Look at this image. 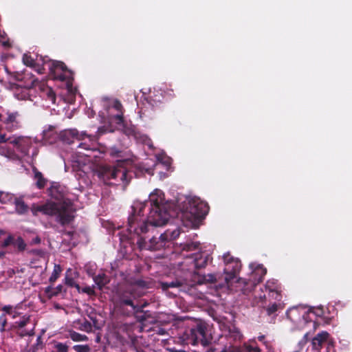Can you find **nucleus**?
<instances>
[{
  "mask_svg": "<svg viewBox=\"0 0 352 352\" xmlns=\"http://www.w3.org/2000/svg\"><path fill=\"white\" fill-rule=\"evenodd\" d=\"M171 203L165 201L164 192L158 189L150 194L148 201L135 202L128 218L129 236H124L127 239H135L136 236V244L140 250H160L166 242L162 234L159 237L145 234L150 232V228L153 231V227L162 226L168 222L171 216Z\"/></svg>",
  "mask_w": 352,
  "mask_h": 352,
  "instance_id": "obj_1",
  "label": "nucleus"
},
{
  "mask_svg": "<svg viewBox=\"0 0 352 352\" xmlns=\"http://www.w3.org/2000/svg\"><path fill=\"white\" fill-rule=\"evenodd\" d=\"M33 216L36 217L38 212L43 214L55 217L56 221L65 227L72 223L75 218L72 203L69 200L61 202L47 201L44 204H33L30 207Z\"/></svg>",
  "mask_w": 352,
  "mask_h": 352,
  "instance_id": "obj_2",
  "label": "nucleus"
},
{
  "mask_svg": "<svg viewBox=\"0 0 352 352\" xmlns=\"http://www.w3.org/2000/svg\"><path fill=\"white\" fill-rule=\"evenodd\" d=\"M125 162H119L116 166H103L98 171V177L107 185H122L125 188L131 181V176L124 164Z\"/></svg>",
  "mask_w": 352,
  "mask_h": 352,
  "instance_id": "obj_3",
  "label": "nucleus"
},
{
  "mask_svg": "<svg viewBox=\"0 0 352 352\" xmlns=\"http://www.w3.org/2000/svg\"><path fill=\"white\" fill-rule=\"evenodd\" d=\"M133 286L119 287L116 291L113 301L115 306L122 310L124 315L130 316L132 312H138L141 309L134 303V300L138 296Z\"/></svg>",
  "mask_w": 352,
  "mask_h": 352,
  "instance_id": "obj_4",
  "label": "nucleus"
},
{
  "mask_svg": "<svg viewBox=\"0 0 352 352\" xmlns=\"http://www.w3.org/2000/svg\"><path fill=\"white\" fill-rule=\"evenodd\" d=\"M208 212L209 206L207 203L198 197H193L188 201V206L182 212V218L195 226L204 219Z\"/></svg>",
  "mask_w": 352,
  "mask_h": 352,
  "instance_id": "obj_5",
  "label": "nucleus"
},
{
  "mask_svg": "<svg viewBox=\"0 0 352 352\" xmlns=\"http://www.w3.org/2000/svg\"><path fill=\"white\" fill-rule=\"evenodd\" d=\"M50 76L54 80L66 81L68 89L72 86L73 73L68 69L63 62L53 60L48 64Z\"/></svg>",
  "mask_w": 352,
  "mask_h": 352,
  "instance_id": "obj_6",
  "label": "nucleus"
},
{
  "mask_svg": "<svg viewBox=\"0 0 352 352\" xmlns=\"http://www.w3.org/2000/svg\"><path fill=\"white\" fill-rule=\"evenodd\" d=\"M223 259L226 264L223 270L225 274L224 279L226 283L229 284L235 278H236L237 274L241 271V263L239 259L234 258L230 255H224Z\"/></svg>",
  "mask_w": 352,
  "mask_h": 352,
  "instance_id": "obj_7",
  "label": "nucleus"
},
{
  "mask_svg": "<svg viewBox=\"0 0 352 352\" xmlns=\"http://www.w3.org/2000/svg\"><path fill=\"white\" fill-rule=\"evenodd\" d=\"M6 129L12 132L22 127V117L19 111L8 110L4 113L3 123Z\"/></svg>",
  "mask_w": 352,
  "mask_h": 352,
  "instance_id": "obj_8",
  "label": "nucleus"
},
{
  "mask_svg": "<svg viewBox=\"0 0 352 352\" xmlns=\"http://www.w3.org/2000/svg\"><path fill=\"white\" fill-rule=\"evenodd\" d=\"M85 136H87L86 132H79L76 129H65L59 134L60 140L68 144L74 143L75 140H85Z\"/></svg>",
  "mask_w": 352,
  "mask_h": 352,
  "instance_id": "obj_9",
  "label": "nucleus"
},
{
  "mask_svg": "<svg viewBox=\"0 0 352 352\" xmlns=\"http://www.w3.org/2000/svg\"><path fill=\"white\" fill-rule=\"evenodd\" d=\"M164 97L161 94H155L153 96H149L146 99L147 106H145L140 111V113L146 116V112L148 109L151 108L152 110L155 111L161 109L163 107L162 99Z\"/></svg>",
  "mask_w": 352,
  "mask_h": 352,
  "instance_id": "obj_10",
  "label": "nucleus"
},
{
  "mask_svg": "<svg viewBox=\"0 0 352 352\" xmlns=\"http://www.w3.org/2000/svg\"><path fill=\"white\" fill-rule=\"evenodd\" d=\"M158 287L161 288L164 292H166L170 297H175L176 295H173L171 292H168L170 288H181L185 285L183 280L176 279L171 282L160 281L158 283Z\"/></svg>",
  "mask_w": 352,
  "mask_h": 352,
  "instance_id": "obj_11",
  "label": "nucleus"
},
{
  "mask_svg": "<svg viewBox=\"0 0 352 352\" xmlns=\"http://www.w3.org/2000/svg\"><path fill=\"white\" fill-rule=\"evenodd\" d=\"M329 333L327 331H322L316 335L312 340V345L314 350L319 351L323 346L329 345L327 339Z\"/></svg>",
  "mask_w": 352,
  "mask_h": 352,
  "instance_id": "obj_12",
  "label": "nucleus"
},
{
  "mask_svg": "<svg viewBox=\"0 0 352 352\" xmlns=\"http://www.w3.org/2000/svg\"><path fill=\"white\" fill-rule=\"evenodd\" d=\"M88 274L91 275V272L88 271ZM93 280L99 290L102 291L103 288L109 283L110 278L104 273H99L97 275L91 274Z\"/></svg>",
  "mask_w": 352,
  "mask_h": 352,
  "instance_id": "obj_13",
  "label": "nucleus"
},
{
  "mask_svg": "<svg viewBox=\"0 0 352 352\" xmlns=\"http://www.w3.org/2000/svg\"><path fill=\"white\" fill-rule=\"evenodd\" d=\"M13 204L14 205L15 212L20 215L26 214L30 209L21 197H14Z\"/></svg>",
  "mask_w": 352,
  "mask_h": 352,
  "instance_id": "obj_14",
  "label": "nucleus"
},
{
  "mask_svg": "<svg viewBox=\"0 0 352 352\" xmlns=\"http://www.w3.org/2000/svg\"><path fill=\"white\" fill-rule=\"evenodd\" d=\"M267 273V270L264 268L263 266H258L254 272H253L254 280L251 283L252 286H255L256 284L263 281V278L264 276Z\"/></svg>",
  "mask_w": 352,
  "mask_h": 352,
  "instance_id": "obj_15",
  "label": "nucleus"
},
{
  "mask_svg": "<svg viewBox=\"0 0 352 352\" xmlns=\"http://www.w3.org/2000/svg\"><path fill=\"white\" fill-rule=\"evenodd\" d=\"M209 255H204L202 254H197L194 258V265L196 269L204 268L208 261Z\"/></svg>",
  "mask_w": 352,
  "mask_h": 352,
  "instance_id": "obj_16",
  "label": "nucleus"
},
{
  "mask_svg": "<svg viewBox=\"0 0 352 352\" xmlns=\"http://www.w3.org/2000/svg\"><path fill=\"white\" fill-rule=\"evenodd\" d=\"M88 139V142H82L79 143L78 145V148H82L86 151H93L95 149L94 141V136L87 134V136H85V139Z\"/></svg>",
  "mask_w": 352,
  "mask_h": 352,
  "instance_id": "obj_17",
  "label": "nucleus"
},
{
  "mask_svg": "<svg viewBox=\"0 0 352 352\" xmlns=\"http://www.w3.org/2000/svg\"><path fill=\"white\" fill-rule=\"evenodd\" d=\"M74 323L78 325L76 328L80 331L91 333L93 330L91 323L86 319L83 320H78L75 321Z\"/></svg>",
  "mask_w": 352,
  "mask_h": 352,
  "instance_id": "obj_18",
  "label": "nucleus"
},
{
  "mask_svg": "<svg viewBox=\"0 0 352 352\" xmlns=\"http://www.w3.org/2000/svg\"><path fill=\"white\" fill-rule=\"evenodd\" d=\"M179 234L180 230L176 228L174 230H166L164 233H162V236L165 239L166 241H168L176 239Z\"/></svg>",
  "mask_w": 352,
  "mask_h": 352,
  "instance_id": "obj_19",
  "label": "nucleus"
},
{
  "mask_svg": "<svg viewBox=\"0 0 352 352\" xmlns=\"http://www.w3.org/2000/svg\"><path fill=\"white\" fill-rule=\"evenodd\" d=\"M30 148V141L21 137L16 149L23 155H28Z\"/></svg>",
  "mask_w": 352,
  "mask_h": 352,
  "instance_id": "obj_20",
  "label": "nucleus"
},
{
  "mask_svg": "<svg viewBox=\"0 0 352 352\" xmlns=\"http://www.w3.org/2000/svg\"><path fill=\"white\" fill-rule=\"evenodd\" d=\"M34 179H36V186L38 189H43L46 185L47 180L43 176V174L38 170L34 172Z\"/></svg>",
  "mask_w": 352,
  "mask_h": 352,
  "instance_id": "obj_21",
  "label": "nucleus"
},
{
  "mask_svg": "<svg viewBox=\"0 0 352 352\" xmlns=\"http://www.w3.org/2000/svg\"><path fill=\"white\" fill-rule=\"evenodd\" d=\"M267 314L268 316H271L274 314H275L278 310L283 309V306L282 305V303L280 302H274L272 304H270L268 306L265 307Z\"/></svg>",
  "mask_w": 352,
  "mask_h": 352,
  "instance_id": "obj_22",
  "label": "nucleus"
},
{
  "mask_svg": "<svg viewBox=\"0 0 352 352\" xmlns=\"http://www.w3.org/2000/svg\"><path fill=\"white\" fill-rule=\"evenodd\" d=\"M69 338L74 342L87 341L88 337L86 335L80 334L75 331H69Z\"/></svg>",
  "mask_w": 352,
  "mask_h": 352,
  "instance_id": "obj_23",
  "label": "nucleus"
},
{
  "mask_svg": "<svg viewBox=\"0 0 352 352\" xmlns=\"http://www.w3.org/2000/svg\"><path fill=\"white\" fill-rule=\"evenodd\" d=\"M151 281H147L143 279H137L129 286H133L135 289L136 287L141 289H148L151 287Z\"/></svg>",
  "mask_w": 352,
  "mask_h": 352,
  "instance_id": "obj_24",
  "label": "nucleus"
},
{
  "mask_svg": "<svg viewBox=\"0 0 352 352\" xmlns=\"http://www.w3.org/2000/svg\"><path fill=\"white\" fill-rule=\"evenodd\" d=\"M62 272V267L60 265L55 264L52 275L49 278V281L51 284H53L60 276Z\"/></svg>",
  "mask_w": 352,
  "mask_h": 352,
  "instance_id": "obj_25",
  "label": "nucleus"
},
{
  "mask_svg": "<svg viewBox=\"0 0 352 352\" xmlns=\"http://www.w3.org/2000/svg\"><path fill=\"white\" fill-rule=\"evenodd\" d=\"M30 322V316H23L19 320L14 322V327L19 329H23L26 325Z\"/></svg>",
  "mask_w": 352,
  "mask_h": 352,
  "instance_id": "obj_26",
  "label": "nucleus"
},
{
  "mask_svg": "<svg viewBox=\"0 0 352 352\" xmlns=\"http://www.w3.org/2000/svg\"><path fill=\"white\" fill-rule=\"evenodd\" d=\"M58 186H52L49 188L50 195L54 199L60 200L63 197V195L58 190Z\"/></svg>",
  "mask_w": 352,
  "mask_h": 352,
  "instance_id": "obj_27",
  "label": "nucleus"
},
{
  "mask_svg": "<svg viewBox=\"0 0 352 352\" xmlns=\"http://www.w3.org/2000/svg\"><path fill=\"white\" fill-rule=\"evenodd\" d=\"M69 346L66 343L55 342L54 350L52 352H68Z\"/></svg>",
  "mask_w": 352,
  "mask_h": 352,
  "instance_id": "obj_28",
  "label": "nucleus"
},
{
  "mask_svg": "<svg viewBox=\"0 0 352 352\" xmlns=\"http://www.w3.org/2000/svg\"><path fill=\"white\" fill-rule=\"evenodd\" d=\"M144 173H148V175H153V170L151 168H146L142 164H139L136 167V171L135 173L136 177H140V175H144Z\"/></svg>",
  "mask_w": 352,
  "mask_h": 352,
  "instance_id": "obj_29",
  "label": "nucleus"
},
{
  "mask_svg": "<svg viewBox=\"0 0 352 352\" xmlns=\"http://www.w3.org/2000/svg\"><path fill=\"white\" fill-rule=\"evenodd\" d=\"M0 154L9 158L12 157L14 155L12 149L5 146H0Z\"/></svg>",
  "mask_w": 352,
  "mask_h": 352,
  "instance_id": "obj_30",
  "label": "nucleus"
},
{
  "mask_svg": "<svg viewBox=\"0 0 352 352\" xmlns=\"http://www.w3.org/2000/svg\"><path fill=\"white\" fill-rule=\"evenodd\" d=\"M14 245L20 252L24 251L26 248V244L21 236H18L17 239L14 240Z\"/></svg>",
  "mask_w": 352,
  "mask_h": 352,
  "instance_id": "obj_31",
  "label": "nucleus"
},
{
  "mask_svg": "<svg viewBox=\"0 0 352 352\" xmlns=\"http://www.w3.org/2000/svg\"><path fill=\"white\" fill-rule=\"evenodd\" d=\"M65 284L71 287H75L78 290L80 289L79 285L74 280L73 278L66 276L65 278Z\"/></svg>",
  "mask_w": 352,
  "mask_h": 352,
  "instance_id": "obj_32",
  "label": "nucleus"
},
{
  "mask_svg": "<svg viewBox=\"0 0 352 352\" xmlns=\"http://www.w3.org/2000/svg\"><path fill=\"white\" fill-rule=\"evenodd\" d=\"M73 349L76 351V352H89L90 347L87 344L81 345L77 344L73 346Z\"/></svg>",
  "mask_w": 352,
  "mask_h": 352,
  "instance_id": "obj_33",
  "label": "nucleus"
},
{
  "mask_svg": "<svg viewBox=\"0 0 352 352\" xmlns=\"http://www.w3.org/2000/svg\"><path fill=\"white\" fill-rule=\"evenodd\" d=\"M23 61L27 66L33 67L34 65V60L31 56L26 54L23 56Z\"/></svg>",
  "mask_w": 352,
  "mask_h": 352,
  "instance_id": "obj_34",
  "label": "nucleus"
},
{
  "mask_svg": "<svg viewBox=\"0 0 352 352\" xmlns=\"http://www.w3.org/2000/svg\"><path fill=\"white\" fill-rule=\"evenodd\" d=\"M14 238L12 234H10L2 243L1 248H5L10 245H14Z\"/></svg>",
  "mask_w": 352,
  "mask_h": 352,
  "instance_id": "obj_35",
  "label": "nucleus"
},
{
  "mask_svg": "<svg viewBox=\"0 0 352 352\" xmlns=\"http://www.w3.org/2000/svg\"><path fill=\"white\" fill-rule=\"evenodd\" d=\"M204 280L206 283H214L217 281V275L214 274H208L207 275H204Z\"/></svg>",
  "mask_w": 352,
  "mask_h": 352,
  "instance_id": "obj_36",
  "label": "nucleus"
},
{
  "mask_svg": "<svg viewBox=\"0 0 352 352\" xmlns=\"http://www.w3.org/2000/svg\"><path fill=\"white\" fill-rule=\"evenodd\" d=\"M309 312L314 313L317 316L322 317L324 315V309L323 307H319L316 308H312L309 309Z\"/></svg>",
  "mask_w": 352,
  "mask_h": 352,
  "instance_id": "obj_37",
  "label": "nucleus"
},
{
  "mask_svg": "<svg viewBox=\"0 0 352 352\" xmlns=\"http://www.w3.org/2000/svg\"><path fill=\"white\" fill-rule=\"evenodd\" d=\"M199 248V244L197 243H186L183 248L184 250L190 251L195 250Z\"/></svg>",
  "mask_w": 352,
  "mask_h": 352,
  "instance_id": "obj_38",
  "label": "nucleus"
},
{
  "mask_svg": "<svg viewBox=\"0 0 352 352\" xmlns=\"http://www.w3.org/2000/svg\"><path fill=\"white\" fill-rule=\"evenodd\" d=\"M270 294H271L272 297L278 302L281 301L282 296L277 290L274 289H270Z\"/></svg>",
  "mask_w": 352,
  "mask_h": 352,
  "instance_id": "obj_39",
  "label": "nucleus"
},
{
  "mask_svg": "<svg viewBox=\"0 0 352 352\" xmlns=\"http://www.w3.org/2000/svg\"><path fill=\"white\" fill-rule=\"evenodd\" d=\"M132 314H134L137 319L140 322H144L146 319L145 314L143 312L142 308L138 312H132Z\"/></svg>",
  "mask_w": 352,
  "mask_h": 352,
  "instance_id": "obj_40",
  "label": "nucleus"
},
{
  "mask_svg": "<svg viewBox=\"0 0 352 352\" xmlns=\"http://www.w3.org/2000/svg\"><path fill=\"white\" fill-rule=\"evenodd\" d=\"M113 108L115 109L118 112H123V106L120 100H116L113 104Z\"/></svg>",
  "mask_w": 352,
  "mask_h": 352,
  "instance_id": "obj_41",
  "label": "nucleus"
},
{
  "mask_svg": "<svg viewBox=\"0 0 352 352\" xmlns=\"http://www.w3.org/2000/svg\"><path fill=\"white\" fill-rule=\"evenodd\" d=\"M113 118L116 120L117 124H121L124 122V111L118 112V114L113 116Z\"/></svg>",
  "mask_w": 352,
  "mask_h": 352,
  "instance_id": "obj_42",
  "label": "nucleus"
},
{
  "mask_svg": "<svg viewBox=\"0 0 352 352\" xmlns=\"http://www.w3.org/2000/svg\"><path fill=\"white\" fill-rule=\"evenodd\" d=\"M82 292L85 293L89 296H96V292L94 291L93 287H85L82 288Z\"/></svg>",
  "mask_w": 352,
  "mask_h": 352,
  "instance_id": "obj_43",
  "label": "nucleus"
},
{
  "mask_svg": "<svg viewBox=\"0 0 352 352\" xmlns=\"http://www.w3.org/2000/svg\"><path fill=\"white\" fill-rule=\"evenodd\" d=\"M54 292V287L52 286H48L45 289V292L50 298L54 296V295H52Z\"/></svg>",
  "mask_w": 352,
  "mask_h": 352,
  "instance_id": "obj_44",
  "label": "nucleus"
},
{
  "mask_svg": "<svg viewBox=\"0 0 352 352\" xmlns=\"http://www.w3.org/2000/svg\"><path fill=\"white\" fill-rule=\"evenodd\" d=\"M63 289V286L62 285H58L56 287H54V292L52 295L56 296L59 294L62 293Z\"/></svg>",
  "mask_w": 352,
  "mask_h": 352,
  "instance_id": "obj_45",
  "label": "nucleus"
},
{
  "mask_svg": "<svg viewBox=\"0 0 352 352\" xmlns=\"http://www.w3.org/2000/svg\"><path fill=\"white\" fill-rule=\"evenodd\" d=\"M34 334L33 329L30 330L27 329H23L21 332H20V336L21 337L27 336H32Z\"/></svg>",
  "mask_w": 352,
  "mask_h": 352,
  "instance_id": "obj_46",
  "label": "nucleus"
},
{
  "mask_svg": "<svg viewBox=\"0 0 352 352\" xmlns=\"http://www.w3.org/2000/svg\"><path fill=\"white\" fill-rule=\"evenodd\" d=\"M321 318L324 324H330L333 320V317L325 316L324 315H323V316Z\"/></svg>",
  "mask_w": 352,
  "mask_h": 352,
  "instance_id": "obj_47",
  "label": "nucleus"
},
{
  "mask_svg": "<svg viewBox=\"0 0 352 352\" xmlns=\"http://www.w3.org/2000/svg\"><path fill=\"white\" fill-rule=\"evenodd\" d=\"M21 137H18L14 138L12 140H10V144H12L15 148L17 146L19 141L21 140Z\"/></svg>",
  "mask_w": 352,
  "mask_h": 352,
  "instance_id": "obj_48",
  "label": "nucleus"
},
{
  "mask_svg": "<svg viewBox=\"0 0 352 352\" xmlns=\"http://www.w3.org/2000/svg\"><path fill=\"white\" fill-rule=\"evenodd\" d=\"M247 349H248V352H261V350L259 348L254 347L252 346H248Z\"/></svg>",
  "mask_w": 352,
  "mask_h": 352,
  "instance_id": "obj_49",
  "label": "nucleus"
},
{
  "mask_svg": "<svg viewBox=\"0 0 352 352\" xmlns=\"http://www.w3.org/2000/svg\"><path fill=\"white\" fill-rule=\"evenodd\" d=\"M0 322L1 323V331H4V329H5L6 322H6V319L5 318L4 316L0 317Z\"/></svg>",
  "mask_w": 352,
  "mask_h": 352,
  "instance_id": "obj_50",
  "label": "nucleus"
},
{
  "mask_svg": "<svg viewBox=\"0 0 352 352\" xmlns=\"http://www.w3.org/2000/svg\"><path fill=\"white\" fill-rule=\"evenodd\" d=\"M48 98L50 100H51L53 102H54V101L56 100V95L52 91H50L48 94Z\"/></svg>",
  "mask_w": 352,
  "mask_h": 352,
  "instance_id": "obj_51",
  "label": "nucleus"
},
{
  "mask_svg": "<svg viewBox=\"0 0 352 352\" xmlns=\"http://www.w3.org/2000/svg\"><path fill=\"white\" fill-rule=\"evenodd\" d=\"M8 140H10V138H7L5 134L0 135V143H6Z\"/></svg>",
  "mask_w": 352,
  "mask_h": 352,
  "instance_id": "obj_52",
  "label": "nucleus"
},
{
  "mask_svg": "<svg viewBox=\"0 0 352 352\" xmlns=\"http://www.w3.org/2000/svg\"><path fill=\"white\" fill-rule=\"evenodd\" d=\"M32 242L35 244H38L41 243V239L38 236H36L32 240Z\"/></svg>",
  "mask_w": 352,
  "mask_h": 352,
  "instance_id": "obj_53",
  "label": "nucleus"
},
{
  "mask_svg": "<svg viewBox=\"0 0 352 352\" xmlns=\"http://www.w3.org/2000/svg\"><path fill=\"white\" fill-rule=\"evenodd\" d=\"M12 307L10 306H5L3 307V310L6 311L7 313H10V311L11 310Z\"/></svg>",
  "mask_w": 352,
  "mask_h": 352,
  "instance_id": "obj_54",
  "label": "nucleus"
},
{
  "mask_svg": "<svg viewBox=\"0 0 352 352\" xmlns=\"http://www.w3.org/2000/svg\"><path fill=\"white\" fill-rule=\"evenodd\" d=\"M4 113H0V121L3 123Z\"/></svg>",
  "mask_w": 352,
  "mask_h": 352,
  "instance_id": "obj_55",
  "label": "nucleus"
},
{
  "mask_svg": "<svg viewBox=\"0 0 352 352\" xmlns=\"http://www.w3.org/2000/svg\"><path fill=\"white\" fill-rule=\"evenodd\" d=\"M258 339L259 341H263L265 339V336H258Z\"/></svg>",
  "mask_w": 352,
  "mask_h": 352,
  "instance_id": "obj_56",
  "label": "nucleus"
},
{
  "mask_svg": "<svg viewBox=\"0 0 352 352\" xmlns=\"http://www.w3.org/2000/svg\"><path fill=\"white\" fill-rule=\"evenodd\" d=\"M5 256V252L3 251H0V258H3Z\"/></svg>",
  "mask_w": 352,
  "mask_h": 352,
  "instance_id": "obj_57",
  "label": "nucleus"
},
{
  "mask_svg": "<svg viewBox=\"0 0 352 352\" xmlns=\"http://www.w3.org/2000/svg\"><path fill=\"white\" fill-rule=\"evenodd\" d=\"M6 234V232L3 230L0 229V235H3Z\"/></svg>",
  "mask_w": 352,
  "mask_h": 352,
  "instance_id": "obj_58",
  "label": "nucleus"
},
{
  "mask_svg": "<svg viewBox=\"0 0 352 352\" xmlns=\"http://www.w3.org/2000/svg\"><path fill=\"white\" fill-rule=\"evenodd\" d=\"M3 45H5V46L9 45L7 43H3Z\"/></svg>",
  "mask_w": 352,
  "mask_h": 352,
  "instance_id": "obj_59",
  "label": "nucleus"
}]
</instances>
